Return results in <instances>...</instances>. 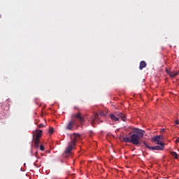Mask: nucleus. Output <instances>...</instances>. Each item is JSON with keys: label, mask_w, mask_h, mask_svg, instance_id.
I'll list each match as a JSON object with an SVG mask.
<instances>
[{"label": "nucleus", "mask_w": 179, "mask_h": 179, "mask_svg": "<svg viewBox=\"0 0 179 179\" xmlns=\"http://www.w3.org/2000/svg\"><path fill=\"white\" fill-rule=\"evenodd\" d=\"M145 131L136 128L134 129V133L130 135L129 137H123L122 141L124 143H132L135 146H139L141 144V138H143V134Z\"/></svg>", "instance_id": "nucleus-1"}, {"label": "nucleus", "mask_w": 179, "mask_h": 179, "mask_svg": "<svg viewBox=\"0 0 179 179\" xmlns=\"http://www.w3.org/2000/svg\"><path fill=\"white\" fill-rule=\"evenodd\" d=\"M76 120H78V122H80V124H83V122H85V117L82 116L80 113L73 114L71 116V120H70L66 126V129L68 131H72V129H73V127H75V125H78V121H76Z\"/></svg>", "instance_id": "nucleus-2"}, {"label": "nucleus", "mask_w": 179, "mask_h": 179, "mask_svg": "<svg viewBox=\"0 0 179 179\" xmlns=\"http://www.w3.org/2000/svg\"><path fill=\"white\" fill-rule=\"evenodd\" d=\"M106 115H107V113H106L103 110H101L99 113H99H95L90 118L92 125H94V124H96V122H99V120H100V115L101 117H106Z\"/></svg>", "instance_id": "nucleus-3"}, {"label": "nucleus", "mask_w": 179, "mask_h": 179, "mask_svg": "<svg viewBox=\"0 0 179 179\" xmlns=\"http://www.w3.org/2000/svg\"><path fill=\"white\" fill-rule=\"evenodd\" d=\"M79 139H80V134L74 133L73 135L71 136L70 142H73L74 145L76 146V142H78Z\"/></svg>", "instance_id": "nucleus-4"}, {"label": "nucleus", "mask_w": 179, "mask_h": 179, "mask_svg": "<svg viewBox=\"0 0 179 179\" xmlns=\"http://www.w3.org/2000/svg\"><path fill=\"white\" fill-rule=\"evenodd\" d=\"M75 146L76 145H75V143H73V141L69 142L68 147L65 150V153H66L67 155L69 153H71V152H72V150H73V148H75Z\"/></svg>", "instance_id": "nucleus-5"}, {"label": "nucleus", "mask_w": 179, "mask_h": 179, "mask_svg": "<svg viewBox=\"0 0 179 179\" xmlns=\"http://www.w3.org/2000/svg\"><path fill=\"white\" fill-rule=\"evenodd\" d=\"M43 136V130L37 129L34 134V138L35 136V139H40Z\"/></svg>", "instance_id": "nucleus-6"}, {"label": "nucleus", "mask_w": 179, "mask_h": 179, "mask_svg": "<svg viewBox=\"0 0 179 179\" xmlns=\"http://www.w3.org/2000/svg\"><path fill=\"white\" fill-rule=\"evenodd\" d=\"M116 116L117 117V118H120L122 120V121H126L127 120V116L122 113H120V112H116L115 113Z\"/></svg>", "instance_id": "nucleus-7"}, {"label": "nucleus", "mask_w": 179, "mask_h": 179, "mask_svg": "<svg viewBox=\"0 0 179 179\" xmlns=\"http://www.w3.org/2000/svg\"><path fill=\"white\" fill-rule=\"evenodd\" d=\"M166 73L171 76V78H176L178 75V72H176L175 71H170L168 69L166 70Z\"/></svg>", "instance_id": "nucleus-8"}, {"label": "nucleus", "mask_w": 179, "mask_h": 179, "mask_svg": "<svg viewBox=\"0 0 179 179\" xmlns=\"http://www.w3.org/2000/svg\"><path fill=\"white\" fill-rule=\"evenodd\" d=\"M109 117L110 118V120H112V121H115V122L119 121V117H117V115H115L114 113H111L109 115Z\"/></svg>", "instance_id": "nucleus-9"}, {"label": "nucleus", "mask_w": 179, "mask_h": 179, "mask_svg": "<svg viewBox=\"0 0 179 179\" xmlns=\"http://www.w3.org/2000/svg\"><path fill=\"white\" fill-rule=\"evenodd\" d=\"M148 64H146V62L145 61H141L140 62V65H139V70L142 71V69H143V68H146Z\"/></svg>", "instance_id": "nucleus-10"}, {"label": "nucleus", "mask_w": 179, "mask_h": 179, "mask_svg": "<svg viewBox=\"0 0 179 179\" xmlns=\"http://www.w3.org/2000/svg\"><path fill=\"white\" fill-rule=\"evenodd\" d=\"M164 147H161L160 145H155L152 147V150H163Z\"/></svg>", "instance_id": "nucleus-11"}, {"label": "nucleus", "mask_w": 179, "mask_h": 179, "mask_svg": "<svg viewBox=\"0 0 179 179\" xmlns=\"http://www.w3.org/2000/svg\"><path fill=\"white\" fill-rule=\"evenodd\" d=\"M162 136H156L152 138V141H154V142H158L159 140H162Z\"/></svg>", "instance_id": "nucleus-12"}, {"label": "nucleus", "mask_w": 179, "mask_h": 179, "mask_svg": "<svg viewBox=\"0 0 179 179\" xmlns=\"http://www.w3.org/2000/svg\"><path fill=\"white\" fill-rule=\"evenodd\" d=\"M38 145H40V138H35L34 145L36 146V148H38Z\"/></svg>", "instance_id": "nucleus-13"}, {"label": "nucleus", "mask_w": 179, "mask_h": 179, "mask_svg": "<svg viewBox=\"0 0 179 179\" xmlns=\"http://www.w3.org/2000/svg\"><path fill=\"white\" fill-rule=\"evenodd\" d=\"M171 156H173V157H174V159H178V155L177 154V152L173 151L171 152Z\"/></svg>", "instance_id": "nucleus-14"}, {"label": "nucleus", "mask_w": 179, "mask_h": 179, "mask_svg": "<svg viewBox=\"0 0 179 179\" xmlns=\"http://www.w3.org/2000/svg\"><path fill=\"white\" fill-rule=\"evenodd\" d=\"M157 145H159V146L161 148H164V143H163V141H162V140L157 141Z\"/></svg>", "instance_id": "nucleus-15"}, {"label": "nucleus", "mask_w": 179, "mask_h": 179, "mask_svg": "<svg viewBox=\"0 0 179 179\" xmlns=\"http://www.w3.org/2000/svg\"><path fill=\"white\" fill-rule=\"evenodd\" d=\"M143 145H145V146L147 147L148 149L152 150V147H150L148 143H146V142H143Z\"/></svg>", "instance_id": "nucleus-16"}, {"label": "nucleus", "mask_w": 179, "mask_h": 179, "mask_svg": "<svg viewBox=\"0 0 179 179\" xmlns=\"http://www.w3.org/2000/svg\"><path fill=\"white\" fill-rule=\"evenodd\" d=\"M49 134H54V128H52V127L49 128Z\"/></svg>", "instance_id": "nucleus-17"}, {"label": "nucleus", "mask_w": 179, "mask_h": 179, "mask_svg": "<svg viewBox=\"0 0 179 179\" xmlns=\"http://www.w3.org/2000/svg\"><path fill=\"white\" fill-rule=\"evenodd\" d=\"M45 148H44V145H40V150H41L42 152H43V150H45Z\"/></svg>", "instance_id": "nucleus-18"}, {"label": "nucleus", "mask_w": 179, "mask_h": 179, "mask_svg": "<svg viewBox=\"0 0 179 179\" xmlns=\"http://www.w3.org/2000/svg\"><path fill=\"white\" fill-rule=\"evenodd\" d=\"M38 127V128H43V127H45V126L43 124H39Z\"/></svg>", "instance_id": "nucleus-19"}, {"label": "nucleus", "mask_w": 179, "mask_h": 179, "mask_svg": "<svg viewBox=\"0 0 179 179\" xmlns=\"http://www.w3.org/2000/svg\"><path fill=\"white\" fill-rule=\"evenodd\" d=\"M175 124H176V125H178V124H179V121H178V120H176V121H175Z\"/></svg>", "instance_id": "nucleus-20"}, {"label": "nucleus", "mask_w": 179, "mask_h": 179, "mask_svg": "<svg viewBox=\"0 0 179 179\" xmlns=\"http://www.w3.org/2000/svg\"><path fill=\"white\" fill-rule=\"evenodd\" d=\"M178 142H179V138H178L176 140L175 143H178Z\"/></svg>", "instance_id": "nucleus-21"}, {"label": "nucleus", "mask_w": 179, "mask_h": 179, "mask_svg": "<svg viewBox=\"0 0 179 179\" xmlns=\"http://www.w3.org/2000/svg\"><path fill=\"white\" fill-rule=\"evenodd\" d=\"M35 155H37V152H36V154Z\"/></svg>", "instance_id": "nucleus-22"}]
</instances>
